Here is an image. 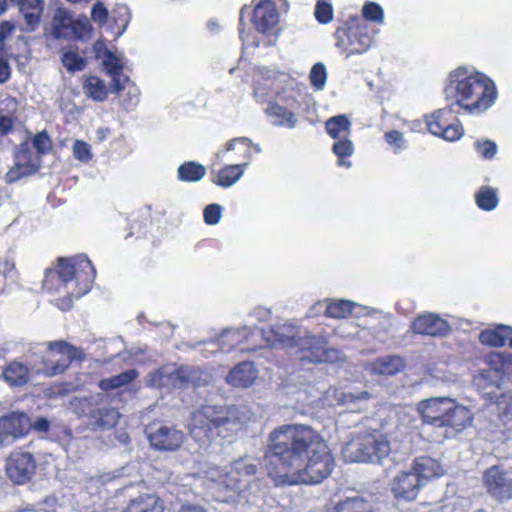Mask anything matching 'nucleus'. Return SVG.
<instances>
[{
  "mask_svg": "<svg viewBox=\"0 0 512 512\" xmlns=\"http://www.w3.org/2000/svg\"><path fill=\"white\" fill-rule=\"evenodd\" d=\"M266 458L276 485L318 484L327 478L333 457L321 436L308 425L286 424L269 435Z\"/></svg>",
  "mask_w": 512,
  "mask_h": 512,
  "instance_id": "1",
  "label": "nucleus"
},
{
  "mask_svg": "<svg viewBox=\"0 0 512 512\" xmlns=\"http://www.w3.org/2000/svg\"><path fill=\"white\" fill-rule=\"evenodd\" d=\"M163 505L154 494H143L130 501L124 512H162Z\"/></svg>",
  "mask_w": 512,
  "mask_h": 512,
  "instance_id": "26",
  "label": "nucleus"
},
{
  "mask_svg": "<svg viewBox=\"0 0 512 512\" xmlns=\"http://www.w3.org/2000/svg\"><path fill=\"white\" fill-rule=\"evenodd\" d=\"M62 63L69 72L81 71L86 65L85 59L72 51L63 54Z\"/></svg>",
  "mask_w": 512,
  "mask_h": 512,
  "instance_id": "42",
  "label": "nucleus"
},
{
  "mask_svg": "<svg viewBox=\"0 0 512 512\" xmlns=\"http://www.w3.org/2000/svg\"><path fill=\"white\" fill-rule=\"evenodd\" d=\"M108 15V9L104 5V3L98 1L92 6L91 18L94 22L103 25L107 22Z\"/></svg>",
  "mask_w": 512,
  "mask_h": 512,
  "instance_id": "54",
  "label": "nucleus"
},
{
  "mask_svg": "<svg viewBox=\"0 0 512 512\" xmlns=\"http://www.w3.org/2000/svg\"><path fill=\"white\" fill-rule=\"evenodd\" d=\"M187 375L188 366L163 367L151 374L149 385L152 387L187 388Z\"/></svg>",
  "mask_w": 512,
  "mask_h": 512,
  "instance_id": "18",
  "label": "nucleus"
},
{
  "mask_svg": "<svg viewBox=\"0 0 512 512\" xmlns=\"http://www.w3.org/2000/svg\"><path fill=\"white\" fill-rule=\"evenodd\" d=\"M151 447L158 451H176L184 441V434L174 426L153 423L145 429Z\"/></svg>",
  "mask_w": 512,
  "mask_h": 512,
  "instance_id": "10",
  "label": "nucleus"
},
{
  "mask_svg": "<svg viewBox=\"0 0 512 512\" xmlns=\"http://www.w3.org/2000/svg\"><path fill=\"white\" fill-rule=\"evenodd\" d=\"M476 151L485 159H492L497 152V145L492 140L476 141L474 143Z\"/></svg>",
  "mask_w": 512,
  "mask_h": 512,
  "instance_id": "48",
  "label": "nucleus"
},
{
  "mask_svg": "<svg viewBox=\"0 0 512 512\" xmlns=\"http://www.w3.org/2000/svg\"><path fill=\"white\" fill-rule=\"evenodd\" d=\"M475 201L478 207L482 210H494L498 205L496 190L488 186L480 187L475 195Z\"/></svg>",
  "mask_w": 512,
  "mask_h": 512,
  "instance_id": "37",
  "label": "nucleus"
},
{
  "mask_svg": "<svg viewBox=\"0 0 512 512\" xmlns=\"http://www.w3.org/2000/svg\"><path fill=\"white\" fill-rule=\"evenodd\" d=\"M389 430L384 424L381 428L372 425L351 434V438L342 447V456L349 463H379L387 458L391 448L386 435Z\"/></svg>",
  "mask_w": 512,
  "mask_h": 512,
  "instance_id": "7",
  "label": "nucleus"
},
{
  "mask_svg": "<svg viewBox=\"0 0 512 512\" xmlns=\"http://www.w3.org/2000/svg\"><path fill=\"white\" fill-rule=\"evenodd\" d=\"M247 165L248 163L226 165L218 172L214 182L224 188L231 187L242 177Z\"/></svg>",
  "mask_w": 512,
  "mask_h": 512,
  "instance_id": "29",
  "label": "nucleus"
},
{
  "mask_svg": "<svg viewBox=\"0 0 512 512\" xmlns=\"http://www.w3.org/2000/svg\"><path fill=\"white\" fill-rule=\"evenodd\" d=\"M424 485L412 470L399 473L391 482V492L398 500L412 501L416 499Z\"/></svg>",
  "mask_w": 512,
  "mask_h": 512,
  "instance_id": "17",
  "label": "nucleus"
},
{
  "mask_svg": "<svg viewBox=\"0 0 512 512\" xmlns=\"http://www.w3.org/2000/svg\"><path fill=\"white\" fill-rule=\"evenodd\" d=\"M40 164V156L34 158L28 144H20L15 152V164L6 173V182L13 183L36 174L40 169Z\"/></svg>",
  "mask_w": 512,
  "mask_h": 512,
  "instance_id": "13",
  "label": "nucleus"
},
{
  "mask_svg": "<svg viewBox=\"0 0 512 512\" xmlns=\"http://www.w3.org/2000/svg\"><path fill=\"white\" fill-rule=\"evenodd\" d=\"M112 76V93L118 94L121 90L124 89V84L129 81V78L125 76L122 72L119 74H114Z\"/></svg>",
  "mask_w": 512,
  "mask_h": 512,
  "instance_id": "57",
  "label": "nucleus"
},
{
  "mask_svg": "<svg viewBox=\"0 0 512 512\" xmlns=\"http://www.w3.org/2000/svg\"><path fill=\"white\" fill-rule=\"evenodd\" d=\"M240 424L237 408L234 406H200L192 413L190 433L196 439L210 438L223 431L235 430Z\"/></svg>",
  "mask_w": 512,
  "mask_h": 512,
  "instance_id": "8",
  "label": "nucleus"
},
{
  "mask_svg": "<svg viewBox=\"0 0 512 512\" xmlns=\"http://www.w3.org/2000/svg\"><path fill=\"white\" fill-rule=\"evenodd\" d=\"M250 328H238V329H226L222 332L220 336V341L223 344H231L233 347L236 343H238L242 336H246L247 332L250 331Z\"/></svg>",
  "mask_w": 512,
  "mask_h": 512,
  "instance_id": "44",
  "label": "nucleus"
},
{
  "mask_svg": "<svg viewBox=\"0 0 512 512\" xmlns=\"http://www.w3.org/2000/svg\"><path fill=\"white\" fill-rule=\"evenodd\" d=\"M417 410L424 423L444 428V436L452 438L471 425V411L450 397H431L420 401Z\"/></svg>",
  "mask_w": 512,
  "mask_h": 512,
  "instance_id": "5",
  "label": "nucleus"
},
{
  "mask_svg": "<svg viewBox=\"0 0 512 512\" xmlns=\"http://www.w3.org/2000/svg\"><path fill=\"white\" fill-rule=\"evenodd\" d=\"M500 379L501 372L495 368L480 370L473 377L475 385L483 389H486L488 387L499 388Z\"/></svg>",
  "mask_w": 512,
  "mask_h": 512,
  "instance_id": "36",
  "label": "nucleus"
},
{
  "mask_svg": "<svg viewBox=\"0 0 512 512\" xmlns=\"http://www.w3.org/2000/svg\"><path fill=\"white\" fill-rule=\"evenodd\" d=\"M386 142L393 147L395 153L406 148V141L403 133L397 130H391L384 134Z\"/></svg>",
  "mask_w": 512,
  "mask_h": 512,
  "instance_id": "46",
  "label": "nucleus"
},
{
  "mask_svg": "<svg viewBox=\"0 0 512 512\" xmlns=\"http://www.w3.org/2000/svg\"><path fill=\"white\" fill-rule=\"evenodd\" d=\"M32 429V421L25 412L12 411L0 417V443L4 445L26 436Z\"/></svg>",
  "mask_w": 512,
  "mask_h": 512,
  "instance_id": "12",
  "label": "nucleus"
},
{
  "mask_svg": "<svg viewBox=\"0 0 512 512\" xmlns=\"http://www.w3.org/2000/svg\"><path fill=\"white\" fill-rule=\"evenodd\" d=\"M371 45V39L368 35H359L357 43L353 40L350 41V51L347 57L351 54H360L365 52Z\"/></svg>",
  "mask_w": 512,
  "mask_h": 512,
  "instance_id": "55",
  "label": "nucleus"
},
{
  "mask_svg": "<svg viewBox=\"0 0 512 512\" xmlns=\"http://www.w3.org/2000/svg\"><path fill=\"white\" fill-rule=\"evenodd\" d=\"M138 376L135 369L126 370L118 375L100 380L99 388L103 391H110L131 383Z\"/></svg>",
  "mask_w": 512,
  "mask_h": 512,
  "instance_id": "34",
  "label": "nucleus"
},
{
  "mask_svg": "<svg viewBox=\"0 0 512 512\" xmlns=\"http://www.w3.org/2000/svg\"><path fill=\"white\" fill-rule=\"evenodd\" d=\"M19 11L24 19V26L21 30L25 33L36 31L41 23L44 1L43 0H22L18 5Z\"/></svg>",
  "mask_w": 512,
  "mask_h": 512,
  "instance_id": "22",
  "label": "nucleus"
},
{
  "mask_svg": "<svg viewBox=\"0 0 512 512\" xmlns=\"http://www.w3.org/2000/svg\"><path fill=\"white\" fill-rule=\"evenodd\" d=\"M113 19L115 22H122V30L119 33L121 35L125 31L131 19V12L129 7L126 4H117L113 10Z\"/></svg>",
  "mask_w": 512,
  "mask_h": 512,
  "instance_id": "52",
  "label": "nucleus"
},
{
  "mask_svg": "<svg viewBox=\"0 0 512 512\" xmlns=\"http://www.w3.org/2000/svg\"><path fill=\"white\" fill-rule=\"evenodd\" d=\"M11 76V70L9 64L0 59V84H3L9 80Z\"/></svg>",
  "mask_w": 512,
  "mask_h": 512,
  "instance_id": "61",
  "label": "nucleus"
},
{
  "mask_svg": "<svg viewBox=\"0 0 512 512\" xmlns=\"http://www.w3.org/2000/svg\"><path fill=\"white\" fill-rule=\"evenodd\" d=\"M269 315H270V311L268 309L258 307L250 313L249 317L255 318L258 320H265L269 317Z\"/></svg>",
  "mask_w": 512,
  "mask_h": 512,
  "instance_id": "63",
  "label": "nucleus"
},
{
  "mask_svg": "<svg viewBox=\"0 0 512 512\" xmlns=\"http://www.w3.org/2000/svg\"><path fill=\"white\" fill-rule=\"evenodd\" d=\"M35 469L34 456L29 452H13L6 462L7 475L16 484L28 482L34 475Z\"/></svg>",
  "mask_w": 512,
  "mask_h": 512,
  "instance_id": "14",
  "label": "nucleus"
},
{
  "mask_svg": "<svg viewBox=\"0 0 512 512\" xmlns=\"http://www.w3.org/2000/svg\"><path fill=\"white\" fill-rule=\"evenodd\" d=\"M73 155L81 162H88L92 158L90 145L84 141L76 140L73 144Z\"/></svg>",
  "mask_w": 512,
  "mask_h": 512,
  "instance_id": "53",
  "label": "nucleus"
},
{
  "mask_svg": "<svg viewBox=\"0 0 512 512\" xmlns=\"http://www.w3.org/2000/svg\"><path fill=\"white\" fill-rule=\"evenodd\" d=\"M483 485L488 495L498 502L512 499V477L500 466L488 468L482 476Z\"/></svg>",
  "mask_w": 512,
  "mask_h": 512,
  "instance_id": "11",
  "label": "nucleus"
},
{
  "mask_svg": "<svg viewBox=\"0 0 512 512\" xmlns=\"http://www.w3.org/2000/svg\"><path fill=\"white\" fill-rule=\"evenodd\" d=\"M259 375L252 361H242L236 364L226 375L225 381L233 388L246 389L251 387Z\"/></svg>",
  "mask_w": 512,
  "mask_h": 512,
  "instance_id": "20",
  "label": "nucleus"
},
{
  "mask_svg": "<svg viewBox=\"0 0 512 512\" xmlns=\"http://www.w3.org/2000/svg\"><path fill=\"white\" fill-rule=\"evenodd\" d=\"M84 94L97 102H103L108 96V91L104 81L97 76L86 78L83 84Z\"/></svg>",
  "mask_w": 512,
  "mask_h": 512,
  "instance_id": "33",
  "label": "nucleus"
},
{
  "mask_svg": "<svg viewBox=\"0 0 512 512\" xmlns=\"http://www.w3.org/2000/svg\"><path fill=\"white\" fill-rule=\"evenodd\" d=\"M55 277L61 281V285L58 287L59 293L62 287L67 288L70 283H73L78 288L77 290H67V298L61 300L58 304L60 309L67 310L72 306L73 297L80 298L89 292L95 278V268L85 255L70 259H59L58 270L46 271L43 287L51 290V279Z\"/></svg>",
  "mask_w": 512,
  "mask_h": 512,
  "instance_id": "6",
  "label": "nucleus"
},
{
  "mask_svg": "<svg viewBox=\"0 0 512 512\" xmlns=\"http://www.w3.org/2000/svg\"><path fill=\"white\" fill-rule=\"evenodd\" d=\"M312 86L317 90H322L327 81L326 67L322 63H316L309 74Z\"/></svg>",
  "mask_w": 512,
  "mask_h": 512,
  "instance_id": "41",
  "label": "nucleus"
},
{
  "mask_svg": "<svg viewBox=\"0 0 512 512\" xmlns=\"http://www.w3.org/2000/svg\"><path fill=\"white\" fill-rule=\"evenodd\" d=\"M411 470L420 478L423 485H425L428 480L440 477L444 474L442 465L436 459L428 456L416 458Z\"/></svg>",
  "mask_w": 512,
  "mask_h": 512,
  "instance_id": "23",
  "label": "nucleus"
},
{
  "mask_svg": "<svg viewBox=\"0 0 512 512\" xmlns=\"http://www.w3.org/2000/svg\"><path fill=\"white\" fill-rule=\"evenodd\" d=\"M32 143L40 156L47 154L52 149V141L46 131L37 133Z\"/></svg>",
  "mask_w": 512,
  "mask_h": 512,
  "instance_id": "45",
  "label": "nucleus"
},
{
  "mask_svg": "<svg viewBox=\"0 0 512 512\" xmlns=\"http://www.w3.org/2000/svg\"><path fill=\"white\" fill-rule=\"evenodd\" d=\"M325 129L333 139L340 138L342 133L346 137L350 132L351 122L346 115L334 116L326 121Z\"/></svg>",
  "mask_w": 512,
  "mask_h": 512,
  "instance_id": "35",
  "label": "nucleus"
},
{
  "mask_svg": "<svg viewBox=\"0 0 512 512\" xmlns=\"http://www.w3.org/2000/svg\"><path fill=\"white\" fill-rule=\"evenodd\" d=\"M32 429L37 432H47L50 429V421L45 417H39L32 422Z\"/></svg>",
  "mask_w": 512,
  "mask_h": 512,
  "instance_id": "60",
  "label": "nucleus"
},
{
  "mask_svg": "<svg viewBox=\"0 0 512 512\" xmlns=\"http://www.w3.org/2000/svg\"><path fill=\"white\" fill-rule=\"evenodd\" d=\"M273 348H287L292 350L301 363H324L341 360L342 353L335 348L328 347L326 338L301 330L289 323H277L269 330L254 329Z\"/></svg>",
  "mask_w": 512,
  "mask_h": 512,
  "instance_id": "2",
  "label": "nucleus"
},
{
  "mask_svg": "<svg viewBox=\"0 0 512 512\" xmlns=\"http://www.w3.org/2000/svg\"><path fill=\"white\" fill-rule=\"evenodd\" d=\"M499 406L501 408L500 416L503 421H512V390H508L501 395Z\"/></svg>",
  "mask_w": 512,
  "mask_h": 512,
  "instance_id": "49",
  "label": "nucleus"
},
{
  "mask_svg": "<svg viewBox=\"0 0 512 512\" xmlns=\"http://www.w3.org/2000/svg\"><path fill=\"white\" fill-rule=\"evenodd\" d=\"M354 305V303L347 300H339L329 303L327 301H321L316 304L315 308H324L326 316L335 319H341L346 318L351 314Z\"/></svg>",
  "mask_w": 512,
  "mask_h": 512,
  "instance_id": "30",
  "label": "nucleus"
},
{
  "mask_svg": "<svg viewBox=\"0 0 512 512\" xmlns=\"http://www.w3.org/2000/svg\"><path fill=\"white\" fill-rule=\"evenodd\" d=\"M178 512H207L202 506L195 504L182 505Z\"/></svg>",
  "mask_w": 512,
  "mask_h": 512,
  "instance_id": "64",
  "label": "nucleus"
},
{
  "mask_svg": "<svg viewBox=\"0 0 512 512\" xmlns=\"http://www.w3.org/2000/svg\"><path fill=\"white\" fill-rule=\"evenodd\" d=\"M187 387L194 388L207 385L211 381V374L199 368L188 366Z\"/></svg>",
  "mask_w": 512,
  "mask_h": 512,
  "instance_id": "39",
  "label": "nucleus"
},
{
  "mask_svg": "<svg viewBox=\"0 0 512 512\" xmlns=\"http://www.w3.org/2000/svg\"><path fill=\"white\" fill-rule=\"evenodd\" d=\"M332 150L337 155L340 166L350 167L351 163L343 160L344 157L350 156L353 153V144L348 138L344 137V139L336 141L333 144Z\"/></svg>",
  "mask_w": 512,
  "mask_h": 512,
  "instance_id": "40",
  "label": "nucleus"
},
{
  "mask_svg": "<svg viewBox=\"0 0 512 512\" xmlns=\"http://www.w3.org/2000/svg\"><path fill=\"white\" fill-rule=\"evenodd\" d=\"M128 99L124 101L126 109H132L139 101L138 90L135 87H130L127 92Z\"/></svg>",
  "mask_w": 512,
  "mask_h": 512,
  "instance_id": "59",
  "label": "nucleus"
},
{
  "mask_svg": "<svg viewBox=\"0 0 512 512\" xmlns=\"http://www.w3.org/2000/svg\"><path fill=\"white\" fill-rule=\"evenodd\" d=\"M449 79L444 90L446 99H453L470 112L487 109L496 98L494 83L482 73L469 74L466 68H458Z\"/></svg>",
  "mask_w": 512,
  "mask_h": 512,
  "instance_id": "4",
  "label": "nucleus"
},
{
  "mask_svg": "<svg viewBox=\"0 0 512 512\" xmlns=\"http://www.w3.org/2000/svg\"><path fill=\"white\" fill-rule=\"evenodd\" d=\"M266 112L273 118L274 125L294 128L297 123L295 114L278 104L269 105Z\"/></svg>",
  "mask_w": 512,
  "mask_h": 512,
  "instance_id": "32",
  "label": "nucleus"
},
{
  "mask_svg": "<svg viewBox=\"0 0 512 512\" xmlns=\"http://www.w3.org/2000/svg\"><path fill=\"white\" fill-rule=\"evenodd\" d=\"M362 13L365 19L382 24L384 12L381 6L375 2H368L363 6Z\"/></svg>",
  "mask_w": 512,
  "mask_h": 512,
  "instance_id": "43",
  "label": "nucleus"
},
{
  "mask_svg": "<svg viewBox=\"0 0 512 512\" xmlns=\"http://www.w3.org/2000/svg\"><path fill=\"white\" fill-rule=\"evenodd\" d=\"M511 334L512 328L501 325L495 330L482 331L479 334V341L492 347H502L506 344V340L509 339V345L512 347V338H509Z\"/></svg>",
  "mask_w": 512,
  "mask_h": 512,
  "instance_id": "27",
  "label": "nucleus"
},
{
  "mask_svg": "<svg viewBox=\"0 0 512 512\" xmlns=\"http://www.w3.org/2000/svg\"><path fill=\"white\" fill-rule=\"evenodd\" d=\"M77 23L71 13L64 8H57L52 19V33L54 37L60 38L65 35V30L76 29Z\"/></svg>",
  "mask_w": 512,
  "mask_h": 512,
  "instance_id": "28",
  "label": "nucleus"
},
{
  "mask_svg": "<svg viewBox=\"0 0 512 512\" xmlns=\"http://www.w3.org/2000/svg\"><path fill=\"white\" fill-rule=\"evenodd\" d=\"M448 114H451L450 109H438L430 115H426L425 122L431 134L446 141H456L464 135V129L459 123L447 124L445 116Z\"/></svg>",
  "mask_w": 512,
  "mask_h": 512,
  "instance_id": "15",
  "label": "nucleus"
},
{
  "mask_svg": "<svg viewBox=\"0 0 512 512\" xmlns=\"http://www.w3.org/2000/svg\"><path fill=\"white\" fill-rule=\"evenodd\" d=\"M16 274L14 262L8 259H0V276L5 279L15 280Z\"/></svg>",
  "mask_w": 512,
  "mask_h": 512,
  "instance_id": "56",
  "label": "nucleus"
},
{
  "mask_svg": "<svg viewBox=\"0 0 512 512\" xmlns=\"http://www.w3.org/2000/svg\"><path fill=\"white\" fill-rule=\"evenodd\" d=\"M242 468L246 469V474H255L257 471V465L253 463L252 459L248 457L237 459L225 467L224 475L220 476L219 484L230 491H240L242 483L240 469Z\"/></svg>",
  "mask_w": 512,
  "mask_h": 512,
  "instance_id": "19",
  "label": "nucleus"
},
{
  "mask_svg": "<svg viewBox=\"0 0 512 512\" xmlns=\"http://www.w3.org/2000/svg\"><path fill=\"white\" fill-rule=\"evenodd\" d=\"M405 367L404 360L397 355L380 357L369 364V371L374 375L393 376Z\"/></svg>",
  "mask_w": 512,
  "mask_h": 512,
  "instance_id": "24",
  "label": "nucleus"
},
{
  "mask_svg": "<svg viewBox=\"0 0 512 512\" xmlns=\"http://www.w3.org/2000/svg\"><path fill=\"white\" fill-rule=\"evenodd\" d=\"M372 395L368 391L338 392L335 399L339 405L346 406L353 412L365 411Z\"/></svg>",
  "mask_w": 512,
  "mask_h": 512,
  "instance_id": "25",
  "label": "nucleus"
},
{
  "mask_svg": "<svg viewBox=\"0 0 512 512\" xmlns=\"http://www.w3.org/2000/svg\"><path fill=\"white\" fill-rule=\"evenodd\" d=\"M69 409L78 418H86V427L92 432L114 428L121 417L118 409L111 406L100 393L72 398Z\"/></svg>",
  "mask_w": 512,
  "mask_h": 512,
  "instance_id": "9",
  "label": "nucleus"
},
{
  "mask_svg": "<svg viewBox=\"0 0 512 512\" xmlns=\"http://www.w3.org/2000/svg\"><path fill=\"white\" fill-rule=\"evenodd\" d=\"M177 175L180 181L198 182L206 175V168L202 164L189 161L178 167Z\"/></svg>",
  "mask_w": 512,
  "mask_h": 512,
  "instance_id": "31",
  "label": "nucleus"
},
{
  "mask_svg": "<svg viewBox=\"0 0 512 512\" xmlns=\"http://www.w3.org/2000/svg\"><path fill=\"white\" fill-rule=\"evenodd\" d=\"M103 65L109 75L119 74L122 72L123 64L121 60L110 51L105 52Z\"/></svg>",
  "mask_w": 512,
  "mask_h": 512,
  "instance_id": "50",
  "label": "nucleus"
},
{
  "mask_svg": "<svg viewBox=\"0 0 512 512\" xmlns=\"http://www.w3.org/2000/svg\"><path fill=\"white\" fill-rule=\"evenodd\" d=\"M84 357L81 349L66 341H51L48 343L47 357H41L40 362L29 361V366L12 361L3 369L2 378L10 386L21 387L29 382L31 372L56 376L64 373L72 361H82Z\"/></svg>",
  "mask_w": 512,
  "mask_h": 512,
  "instance_id": "3",
  "label": "nucleus"
},
{
  "mask_svg": "<svg viewBox=\"0 0 512 512\" xmlns=\"http://www.w3.org/2000/svg\"><path fill=\"white\" fill-rule=\"evenodd\" d=\"M14 29L15 25L10 21H2L0 23V44H3L6 41Z\"/></svg>",
  "mask_w": 512,
  "mask_h": 512,
  "instance_id": "58",
  "label": "nucleus"
},
{
  "mask_svg": "<svg viewBox=\"0 0 512 512\" xmlns=\"http://www.w3.org/2000/svg\"><path fill=\"white\" fill-rule=\"evenodd\" d=\"M222 207L219 204H209L205 207L203 216L208 225H216L220 222Z\"/></svg>",
  "mask_w": 512,
  "mask_h": 512,
  "instance_id": "51",
  "label": "nucleus"
},
{
  "mask_svg": "<svg viewBox=\"0 0 512 512\" xmlns=\"http://www.w3.org/2000/svg\"><path fill=\"white\" fill-rule=\"evenodd\" d=\"M315 17L320 23H329L333 18V10L331 4L324 0H319L315 7Z\"/></svg>",
  "mask_w": 512,
  "mask_h": 512,
  "instance_id": "47",
  "label": "nucleus"
},
{
  "mask_svg": "<svg viewBox=\"0 0 512 512\" xmlns=\"http://www.w3.org/2000/svg\"><path fill=\"white\" fill-rule=\"evenodd\" d=\"M13 129V121L8 116H0V133L2 136L6 135Z\"/></svg>",
  "mask_w": 512,
  "mask_h": 512,
  "instance_id": "62",
  "label": "nucleus"
},
{
  "mask_svg": "<svg viewBox=\"0 0 512 512\" xmlns=\"http://www.w3.org/2000/svg\"><path fill=\"white\" fill-rule=\"evenodd\" d=\"M279 18L278 9L271 0H261L254 6L252 21L255 29L262 34H273L279 24Z\"/></svg>",
  "mask_w": 512,
  "mask_h": 512,
  "instance_id": "16",
  "label": "nucleus"
},
{
  "mask_svg": "<svg viewBox=\"0 0 512 512\" xmlns=\"http://www.w3.org/2000/svg\"><path fill=\"white\" fill-rule=\"evenodd\" d=\"M334 512H373L371 507L362 499L348 498L337 504Z\"/></svg>",
  "mask_w": 512,
  "mask_h": 512,
  "instance_id": "38",
  "label": "nucleus"
},
{
  "mask_svg": "<svg viewBox=\"0 0 512 512\" xmlns=\"http://www.w3.org/2000/svg\"><path fill=\"white\" fill-rule=\"evenodd\" d=\"M413 331L428 336H444L449 330L448 322L434 313L419 315L413 322Z\"/></svg>",
  "mask_w": 512,
  "mask_h": 512,
  "instance_id": "21",
  "label": "nucleus"
}]
</instances>
